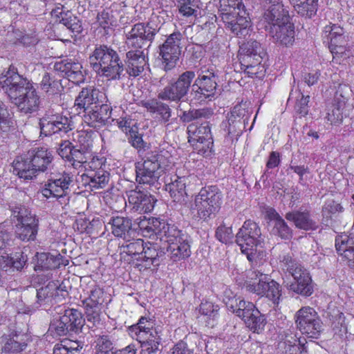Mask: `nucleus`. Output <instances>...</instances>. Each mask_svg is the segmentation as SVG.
<instances>
[{
    "label": "nucleus",
    "instance_id": "1",
    "mask_svg": "<svg viewBox=\"0 0 354 354\" xmlns=\"http://www.w3.org/2000/svg\"><path fill=\"white\" fill-rule=\"evenodd\" d=\"M279 266L285 274L293 278L289 285L290 290L304 297H310L313 294V283L309 271L290 254L279 257Z\"/></svg>",
    "mask_w": 354,
    "mask_h": 354
},
{
    "label": "nucleus",
    "instance_id": "2",
    "mask_svg": "<svg viewBox=\"0 0 354 354\" xmlns=\"http://www.w3.org/2000/svg\"><path fill=\"white\" fill-rule=\"evenodd\" d=\"M223 194L217 185H206L194 196L192 210L198 220L207 221L220 211Z\"/></svg>",
    "mask_w": 354,
    "mask_h": 354
},
{
    "label": "nucleus",
    "instance_id": "3",
    "mask_svg": "<svg viewBox=\"0 0 354 354\" xmlns=\"http://www.w3.org/2000/svg\"><path fill=\"white\" fill-rule=\"evenodd\" d=\"M154 323L152 318L141 316L137 323L127 327L129 335L140 344L142 354L156 353L159 349L161 338Z\"/></svg>",
    "mask_w": 354,
    "mask_h": 354
},
{
    "label": "nucleus",
    "instance_id": "4",
    "mask_svg": "<svg viewBox=\"0 0 354 354\" xmlns=\"http://www.w3.org/2000/svg\"><path fill=\"white\" fill-rule=\"evenodd\" d=\"M264 55L265 53L259 42L256 40L248 41L241 47L239 55L241 70L250 77H263L266 71L262 63Z\"/></svg>",
    "mask_w": 354,
    "mask_h": 354
},
{
    "label": "nucleus",
    "instance_id": "5",
    "mask_svg": "<svg viewBox=\"0 0 354 354\" xmlns=\"http://www.w3.org/2000/svg\"><path fill=\"white\" fill-rule=\"evenodd\" d=\"M10 211L15 236L24 242L34 241L39 231V218L22 205L12 207Z\"/></svg>",
    "mask_w": 354,
    "mask_h": 354
},
{
    "label": "nucleus",
    "instance_id": "6",
    "mask_svg": "<svg viewBox=\"0 0 354 354\" xmlns=\"http://www.w3.org/2000/svg\"><path fill=\"white\" fill-rule=\"evenodd\" d=\"M90 59L93 68H99L102 75L111 80L120 77L123 71V64L118 53L106 45L96 47Z\"/></svg>",
    "mask_w": 354,
    "mask_h": 354
},
{
    "label": "nucleus",
    "instance_id": "7",
    "mask_svg": "<svg viewBox=\"0 0 354 354\" xmlns=\"http://www.w3.org/2000/svg\"><path fill=\"white\" fill-rule=\"evenodd\" d=\"M261 232L258 224L251 219L246 220L236 235V243L248 260L252 263L257 246L261 243Z\"/></svg>",
    "mask_w": 354,
    "mask_h": 354
},
{
    "label": "nucleus",
    "instance_id": "8",
    "mask_svg": "<svg viewBox=\"0 0 354 354\" xmlns=\"http://www.w3.org/2000/svg\"><path fill=\"white\" fill-rule=\"evenodd\" d=\"M74 176L71 172L64 171L49 178L41 188V192L46 198H56L61 205H67L70 197L69 187L73 183Z\"/></svg>",
    "mask_w": 354,
    "mask_h": 354
},
{
    "label": "nucleus",
    "instance_id": "9",
    "mask_svg": "<svg viewBox=\"0 0 354 354\" xmlns=\"http://www.w3.org/2000/svg\"><path fill=\"white\" fill-rule=\"evenodd\" d=\"M253 274L254 278L246 284L247 290L260 297H266L274 304H278L281 296L279 283L259 270H254Z\"/></svg>",
    "mask_w": 354,
    "mask_h": 354
},
{
    "label": "nucleus",
    "instance_id": "10",
    "mask_svg": "<svg viewBox=\"0 0 354 354\" xmlns=\"http://www.w3.org/2000/svg\"><path fill=\"white\" fill-rule=\"evenodd\" d=\"M297 328L308 338L317 339L322 332L323 323L314 308L303 306L294 316Z\"/></svg>",
    "mask_w": 354,
    "mask_h": 354
},
{
    "label": "nucleus",
    "instance_id": "11",
    "mask_svg": "<svg viewBox=\"0 0 354 354\" xmlns=\"http://www.w3.org/2000/svg\"><path fill=\"white\" fill-rule=\"evenodd\" d=\"M161 155L156 151L148 152L142 161L136 163V180L139 184L153 185L161 176Z\"/></svg>",
    "mask_w": 354,
    "mask_h": 354
},
{
    "label": "nucleus",
    "instance_id": "12",
    "mask_svg": "<svg viewBox=\"0 0 354 354\" xmlns=\"http://www.w3.org/2000/svg\"><path fill=\"white\" fill-rule=\"evenodd\" d=\"M0 84L12 101L33 86L26 77L19 74L17 69L12 65H10L6 74L0 77Z\"/></svg>",
    "mask_w": 354,
    "mask_h": 354
},
{
    "label": "nucleus",
    "instance_id": "13",
    "mask_svg": "<svg viewBox=\"0 0 354 354\" xmlns=\"http://www.w3.org/2000/svg\"><path fill=\"white\" fill-rule=\"evenodd\" d=\"M183 35L179 31H175L159 46V55L161 57L165 71H171L176 67L181 55L180 41Z\"/></svg>",
    "mask_w": 354,
    "mask_h": 354
},
{
    "label": "nucleus",
    "instance_id": "14",
    "mask_svg": "<svg viewBox=\"0 0 354 354\" xmlns=\"http://www.w3.org/2000/svg\"><path fill=\"white\" fill-rule=\"evenodd\" d=\"M196 75L192 71L183 73L178 80L170 82L158 93V98L162 100L179 102L185 96Z\"/></svg>",
    "mask_w": 354,
    "mask_h": 354
},
{
    "label": "nucleus",
    "instance_id": "15",
    "mask_svg": "<svg viewBox=\"0 0 354 354\" xmlns=\"http://www.w3.org/2000/svg\"><path fill=\"white\" fill-rule=\"evenodd\" d=\"M196 75L192 71L183 73L178 80L170 82L158 93V98L162 100L179 102L185 96Z\"/></svg>",
    "mask_w": 354,
    "mask_h": 354
},
{
    "label": "nucleus",
    "instance_id": "16",
    "mask_svg": "<svg viewBox=\"0 0 354 354\" xmlns=\"http://www.w3.org/2000/svg\"><path fill=\"white\" fill-rule=\"evenodd\" d=\"M196 75L192 71L183 73L178 80L170 82L158 93V98L162 100L179 102L185 96Z\"/></svg>",
    "mask_w": 354,
    "mask_h": 354
},
{
    "label": "nucleus",
    "instance_id": "17",
    "mask_svg": "<svg viewBox=\"0 0 354 354\" xmlns=\"http://www.w3.org/2000/svg\"><path fill=\"white\" fill-rule=\"evenodd\" d=\"M30 335L21 330H10L1 337V352L8 354H19L25 351L31 342Z\"/></svg>",
    "mask_w": 354,
    "mask_h": 354
},
{
    "label": "nucleus",
    "instance_id": "18",
    "mask_svg": "<svg viewBox=\"0 0 354 354\" xmlns=\"http://www.w3.org/2000/svg\"><path fill=\"white\" fill-rule=\"evenodd\" d=\"M160 253L159 247L156 244L146 243L145 250L139 254L138 259L132 261V265L140 272L156 268L160 265Z\"/></svg>",
    "mask_w": 354,
    "mask_h": 354
},
{
    "label": "nucleus",
    "instance_id": "19",
    "mask_svg": "<svg viewBox=\"0 0 354 354\" xmlns=\"http://www.w3.org/2000/svg\"><path fill=\"white\" fill-rule=\"evenodd\" d=\"M111 111L109 105L101 103L86 110L81 111V113H84L83 120L89 127L100 128L105 125L108 119L110 118Z\"/></svg>",
    "mask_w": 354,
    "mask_h": 354
},
{
    "label": "nucleus",
    "instance_id": "20",
    "mask_svg": "<svg viewBox=\"0 0 354 354\" xmlns=\"http://www.w3.org/2000/svg\"><path fill=\"white\" fill-rule=\"evenodd\" d=\"M54 69L75 84L78 85L84 82L85 76L82 72V66L78 62L68 59L61 60L55 64Z\"/></svg>",
    "mask_w": 354,
    "mask_h": 354
},
{
    "label": "nucleus",
    "instance_id": "21",
    "mask_svg": "<svg viewBox=\"0 0 354 354\" xmlns=\"http://www.w3.org/2000/svg\"><path fill=\"white\" fill-rule=\"evenodd\" d=\"M156 34L155 29L147 28L143 23H137L127 34V45L132 48L141 49L146 41H152Z\"/></svg>",
    "mask_w": 354,
    "mask_h": 354
},
{
    "label": "nucleus",
    "instance_id": "22",
    "mask_svg": "<svg viewBox=\"0 0 354 354\" xmlns=\"http://www.w3.org/2000/svg\"><path fill=\"white\" fill-rule=\"evenodd\" d=\"M29 159L37 175L50 169L54 156L53 151L46 147H37L28 151Z\"/></svg>",
    "mask_w": 354,
    "mask_h": 354
},
{
    "label": "nucleus",
    "instance_id": "23",
    "mask_svg": "<svg viewBox=\"0 0 354 354\" xmlns=\"http://www.w3.org/2000/svg\"><path fill=\"white\" fill-rule=\"evenodd\" d=\"M104 95V93L94 86L83 88L75 100V106L78 113H81V111L102 103Z\"/></svg>",
    "mask_w": 354,
    "mask_h": 354
},
{
    "label": "nucleus",
    "instance_id": "24",
    "mask_svg": "<svg viewBox=\"0 0 354 354\" xmlns=\"http://www.w3.org/2000/svg\"><path fill=\"white\" fill-rule=\"evenodd\" d=\"M140 105L146 109L158 122L164 124H169L171 116L170 106L158 99L152 98L147 100H142Z\"/></svg>",
    "mask_w": 354,
    "mask_h": 354
},
{
    "label": "nucleus",
    "instance_id": "25",
    "mask_svg": "<svg viewBox=\"0 0 354 354\" xmlns=\"http://www.w3.org/2000/svg\"><path fill=\"white\" fill-rule=\"evenodd\" d=\"M245 113V109L241 104L234 106L230 113H227V120L223 122L224 131L227 133L225 139L233 142L235 136L241 134L240 126L241 125V118Z\"/></svg>",
    "mask_w": 354,
    "mask_h": 354
},
{
    "label": "nucleus",
    "instance_id": "26",
    "mask_svg": "<svg viewBox=\"0 0 354 354\" xmlns=\"http://www.w3.org/2000/svg\"><path fill=\"white\" fill-rule=\"evenodd\" d=\"M129 203L132 208L140 213L151 212L155 204V200L151 194L137 189L127 193Z\"/></svg>",
    "mask_w": 354,
    "mask_h": 354
},
{
    "label": "nucleus",
    "instance_id": "27",
    "mask_svg": "<svg viewBox=\"0 0 354 354\" xmlns=\"http://www.w3.org/2000/svg\"><path fill=\"white\" fill-rule=\"evenodd\" d=\"M272 37L279 44L289 47L295 42V30L294 24L288 21L269 28Z\"/></svg>",
    "mask_w": 354,
    "mask_h": 354
},
{
    "label": "nucleus",
    "instance_id": "28",
    "mask_svg": "<svg viewBox=\"0 0 354 354\" xmlns=\"http://www.w3.org/2000/svg\"><path fill=\"white\" fill-rule=\"evenodd\" d=\"M105 292L99 286H95L91 291L88 298L84 301L88 319H95L100 317L101 306L104 303Z\"/></svg>",
    "mask_w": 354,
    "mask_h": 354
},
{
    "label": "nucleus",
    "instance_id": "29",
    "mask_svg": "<svg viewBox=\"0 0 354 354\" xmlns=\"http://www.w3.org/2000/svg\"><path fill=\"white\" fill-rule=\"evenodd\" d=\"M214 69L203 71L195 81L198 86L197 93L203 95L205 98L214 95L217 83Z\"/></svg>",
    "mask_w": 354,
    "mask_h": 354
},
{
    "label": "nucleus",
    "instance_id": "30",
    "mask_svg": "<svg viewBox=\"0 0 354 354\" xmlns=\"http://www.w3.org/2000/svg\"><path fill=\"white\" fill-rule=\"evenodd\" d=\"M127 72L131 76L136 77L144 71L147 64L144 51L136 48L127 53Z\"/></svg>",
    "mask_w": 354,
    "mask_h": 354
},
{
    "label": "nucleus",
    "instance_id": "31",
    "mask_svg": "<svg viewBox=\"0 0 354 354\" xmlns=\"http://www.w3.org/2000/svg\"><path fill=\"white\" fill-rule=\"evenodd\" d=\"M20 95L12 102L22 112L28 113L37 111L40 100L39 96L37 95V92L34 86L26 90L24 94Z\"/></svg>",
    "mask_w": 354,
    "mask_h": 354
},
{
    "label": "nucleus",
    "instance_id": "32",
    "mask_svg": "<svg viewBox=\"0 0 354 354\" xmlns=\"http://www.w3.org/2000/svg\"><path fill=\"white\" fill-rule=\"evenodd\" d=\"M335 248L338 254L346 259L348 266L354 269V235H339L335 239Z\"/></svg>",
    "mask_w": 354,
    "mask_h": 354
},
{
    "label": "nucleus",
    "instance_id": "33",
    "mask_svg": "<svg viewBox=\"0 0 354 354\" xmlns=\"http://www.w3.org/2000/svg\"><path fill=\"white\" fill-rule=\"evenodd\" d=\"M13 173L20 178L32 180L37 177L34 167L30 162L28 153L18 156L12 163Z\"/></svg>",
    "mask_w": 354,
    "mask_h": 354
},
{
    "label": "nucleus",
    "instance_id": "34",
    "mask_svg": "<svg viewBox=\"0 0 354 354\" xmlns=\"http://www.w3.org/2000/svg\"><path fill=\"white\" fill-rule=\"evenodd\" d=\"M285 217L300 230H314L317 227L316 222L311 218L310 212L308 209L289 212L286 213Z\"/></svg>",
    "mask_w": 354,
    "mask_h": 354
},
{
    "label": "nucleus",
    "instance_id": "35",
    "mask_svg": "<svg viewBox=\"0 0 354 354\" xmlns=\"http://www.w3.org/2000/svg\"><path fill=\"white\" fill-rule=\"evenodd\" d=\"M263 17L270 27L290 21L288 12L284 9L283 5L280 2L271 5L265 12Z\"/></svg>",
    "mask_w": 354,
    "mask_h": 354
},
{
    "label": "nucleus",
    "instance_id": "36",
    "mask_svg": "<svg viewBox=\"0 0 354 354\" xmlns=\"http://www.w3.org/2000/svg\"><path fill=\"white\" fill-rule=\"evenodd\" d=\"M188 134V142L192 145L201 140L207 138H213L211 127L209 122H205L201 124L197 123H192L187 128Z\"/></svg>",
    "mask_w": 354,
    "mask_h": 354
},
{
    "label": "nucleus",
    "instance_id": "37",
    "mask_svg": "<svg viewBox=\"0 0 354 354\" xmlns=\"http://www.w3.org/2000/svg\"><path fill=\"white\" fill-rule=\"evenodd\" d=\"M283 343L286 354H308L306 339L296 333L286 334Z\"/></svg>",
    "mask_w": 354,
    "mask_h": 354
},
{
    "label": "nucleus",
    "instance_id": "38",
    "mask_svg": "<svg viewBox=\"0 0 354 354\" xmlns=\"http://www.w3.org/2000/svg\"><path fill=\"white\" fill-rule=\"evenodd\" d=\"M189 182V176H174L171 178V182L166 184L165 189L174 198V201H180L187 196L186 186Z\"/></svg>",
    "mask_w": 354,
    "mask_h": 354
},
{
    "label": "nucleus",
    "instance_id": "39",
    "mask_svg": "<svg viewBox=\"0 0 354 354\" xmlns=\"http://www.w3.org/2000/svg\"><path fill=\"white\" fill-rule=\"evenodd\" d=\"M109 225H111L112 234L118 238H126V235L132 228V221L128 217L113 216L110 218Z\"/></svg>",
    "mask_w": 354,
    "mask_h": 354
},
{
    "label": "nucleus",
    "instance_id": "40",
    "mask_svg": "<svg viewBox=\"0 0 354 354\" xmlns=\"http://www.w3.org/2000/svg\"><path fill=\"white\" fill-rule=\"evenodd\" d=\"M167 251L170 252L171 258L174 261H180L189 258L191 256V246L185 236L180 240L167 245Z\"/></svg>",
    "mask_w": 354,
    "mask_h": 354
},
{
    "label": "nucleus",
    "instance_id": "41",
    "mask_svg": "<svg viewBox=\"0 0 354 354\" xmlns=\"http://www.w3.org/2000/svg\"><path fill=\"white\" fill-rule=\"evenodd\" d=\"M245 6L242 0H220L219 14L222 21L234 18L236 12L244 11Z\"/></svg>",
    "mask_w": 354,
    "mask_h": 354
},
{
    "label": "nucleus",
    "instance_id": "42",
    "mask_svg": "<svg viewBox=\"0 0 354 354\" xmlns=\"http://www.w3.org/2000/svg\"><path fill=\"white\" fill-rule=\"evenodd\" d=\"M346 111L345 109L330 103L325 109L326 113L323 118L324 122L330 126H339L346 116Z\"/></svg>",
    "mask_w": 354,
    "mask_h": 354
},
{
    "label": "nucleus",
    "instance_id": "43",
    "mask_svg": "<svg viewBox=\"0 0 354 354\" xmlns=\"http://www.w3.org/2000/svg\"><path fill=\"white\" fill-rule=\"evenodd\" d=\"M245 14V10L244 9V11L241 10L240 12H236V15L233 16L234 17L228 20V21H223L225 24L226 28H230L236 36L243 35L249 26L250 21L244 16Z\"/></svg>",
    "mask_w": 354,
    "mask_h": 354
},
{
    "label": "nucleus",
    "instance_id": "44",
    "mask_svg": "<svg viewBox=\"0 0 354 354\" xmlns=\"http://www.w3.org/2000/svg\"><path fill=\"white\" fill-rule=\"evenodd\" d=\"M63 321L66 322L71 333H78L84 324V319L80 311L68 308L64 311Z\"/></svg>",
    "mask_w": 354,
    "mask_h": 354
},
{
    "label": "nucleus",
    "instance_id": "45",
    "mask_svg": "<svg viewBox=\"0 0 354 354\" xmlns=\"http://www.w3.org/2000/svg\"><path fill=\"white\" fill-rule=\"evenodd\" d=\"M319 0H290L294 10L301 16L311 18L318 10Z\"/></svg>",
    "mask_w": 354,
    "mask_h": 354
},
{
    "label": "nucleus",
    "instance_id": "46",
    "mask_svg": "<svg viewBox=\"0 0 354 354\" xmlns=\"http://www.w3.org/2000/svg\"><path fill=\"white\" fill-rule=\"evenodd\" d=\"M40 88L48 96L58 95L63 90L60 80L55 79L54 76L48 73L44 75L40 83Z\"/></svg>",
    "mask_w": 354,
    "mask_h": 354
},
{
    "label": "nucleus",
    "instance_id": "47",
    "mask_svg": "<svg viewBox=\"0 0 354 354\" xmlns=\"http://www.w3.org/2000/svg\"><path fill=\"white\" fill-rule=\"evenodd\" d=\"M179 14L185 18L194 17L198 15L200 0H176Z\"/></svg>",
    "mask_w": 354,
    "mask_h": 354
},
{
    "label": "nucleus",
    "instance_id": "48",
    "mask_svg": "<svg viewBox=\"0 0 354 354\" xmlns=\"http://www.w3.org/2000/svg\"><path fill=\"white\" fill-rule=\"evenodd\" d=\"M351 95L352 90L348 85L339 84L331 103L348 111L351 109L352 106L348 102Z\"/></svg>",
    "mask_w": 354,
    "mask_h": 354
},
{
    "label": "nucleus",
    "instance_id": "49",
    "mask_svg": "<svg viewBox=\"0 0 354 354\" xmlns=\"http://www.w3.org/2000/svg\"><path fill=\"white\" fill-rule=\"evenodd\" d=\"M160 233L162 234L161 239L167 243L168 245L180 240V239L186 236V234L174 224L169 223L163 224Z\"/></svg>",
    "mask_w": 354,
    "mask_h": 354
},
{
    "label": "nucleus",
    "instance_id": "50",
    "mask_svg": "<svg viewBox=\"0 0 354 354\" xmlns=\"http://www.w3.org/2000/svg\"><path fill=\"white\" fill-rule=\"evenodd\" d=\"M244 322L251 331L259 334L264 330L267 321L265 315L258 309Z\"/></svg>",
    "mask_w": 354,
    "mask_h": 354
},
{
    "label": "nucleus",
    "instance_id": "51",
    "mask_svg": "<svg viewBox=\"0 0 354 354\" xmlns=\"http://www.w3.org/2000/svg\"><path fill=\"white\" fill-rule=\"evenodd\" d=\"M323 32L329 43L335 44V42L342 41V39L346 38L344 28L337 24L332 23L324 27Z\"/></svg>",
    "mask_w": 354,
    "mask_h": 354
},
{
    "label": "nucleus",
    "instance_id": "52",
    "mask_svg": "<svg viewBox=\"0 0 354 354\" xmlns=\"http://www.w3.org/2000/svg\"><path fill=\"white\" fill-rule=\"evenodd\" d=\"M93 131L82 130L77 131L74 135V141L78 144L80 149L85 151H89L92 149L93 145Z\"/></svg>",
    "mask_w": 354,
    "mask_h": 354
},
{
    "label": "nucleus",
    "instance_id": "53",
    "mask_svg": "<svg viewBox=\"0 0 354 354\" xmlns=\"http://www.w3.org/2000/svg\"><path fill=\"white\" fill-rule=\"evenodd\" d=\"M145 243L142 239H134L125 245H122V252L129 256H131L132 261L133 259L140 257L139 254L145 250Z\"/></svg>",
    "mask_w": 354,
    "mask_h": 354
},
{
    "label": "nucleus",
    "instance_id": "54",
    "mask_svg": "<svg viewBox=\"0 0 354 354\" xmlns=\"http://www.w3.org/2000/svg\"><path fill=\"white\" fill-rule=\"evenodd\" d=\"M236 306L237 308L234 310V313L244 322L245 319H248L255 312V310H258L252 302L244 299L240 300Z\"/></svg>",
    "mask_w": 354,
    "mask_h": 354
},
{
    "label": "nucleus",
    "instance_id": "55",
    "mask_svg": "<svg viewBox=\"0 0 354 354\" xmlns=\"http://www.w3.org/2000/svg\"><path fill=\"white\" fill-rule=\"evenodd\" d=\"M194 150L198 154L205 158L211 157L214 153V140L213 138H207L192 145Z\"/></svg>",
    "mask_w": 354,
    "mask_h": 354
},
{
    "label": "nucleus",
    "instance_id": "56",
    "mask_svg": "<svg viewBox=\"0 0 354 354\" xmlns=\"http://www.w3.org/2000/svg\"><path fill=\"white\" fill-rule=\"evenodd\" d=\"M90 178V183L93 184V187L96 188L103 187L109 181V174L105 170H100L88 171L86 174Z\"/></svg>",
    "mask_w": 354,
    "mask_h": 354
},
{
    "label": "nucleus",
    "instance_id": "57",
    "mask_svg": "<svg viewBox=\"0 0 354 354\" xmlns=\"http://www.w3.org/2000/svg\"><path fill=\"white\" fill-rule=\"evenodd\" d=\"M85 151L82 149H77L75 147L74 150L72 151L69 159L68 160V162L71 164L73 168L78 169L82 167H86V164L87 161V158L86 156Z\"/></svg>",
    "mask_w": 354,
    "mask_h": 354
},
{
    "label": "nucleus",
    "instance_id": "58",
    "mask_svg": "<svg viewBox=\"0 0 354 354\" xmlns=\"http://www.w3.org/2000/svg\"><path fill=\"white\" fill-rule=\"evenodd\" d=\"M57 119L56 115H46L40 120L41 130L46 136L57 133V127L55 123Z\"/></svg>",
    "mask_w": 354,
    "mask_h": 354
},
{
    "label": "nucleus",
    "instance_id": "59",
    "mask_svg": "<svg viewBox=\"0 0 354 354\" xmlns=\"http://www.w3.org/2000/svg\"><path fill=\"white\" fill-rule=\"evenodd\" d=\"M28 261L27 256L23 252H17L8 257L7 266L13 270L21 271Z\"/></svg>",
    "mask_w": 354,
    "mask_h": 354
},
{
    "label": "nucleus",
    "instance_id": "60",
    "mask_svg": "<svg viewBox=\"0 0 354 354\" xmlns=\"http://www.w3.org/2000/svg\"><path fill=\"white\" fill-rule=\"evenodd\" d=\"M212 114V111L209 109H194L188 112L184 111L181 120L184 122H189L198 118H209Z\"/></svg>",
    "mask_w": 354,
    "mask_h": 354
},
{
    "label": "nucleus",
    "instance_id": "61",
    "mask_svg": "<svg viewBox=\"0 0 354 354\" xmlns=\"http://www.w3.org/2000/svg\"><path fill=\"white\" fill-rule=\"evenodd\" d=\"M219 306L209 301H203L199 305L200 314L215 319L218 316Z\"/></svg>",
    "mask_w": 354,
    "mask_h": 354
},
{
    "label": "nucleus",
    "instance_id": "62",
    "mask_svg": "<svg viewBox=\"0 0 354 354\" xmlns=\"http://www.w3.org/2000/svg\"><path fill=\"white\" fill-rule=\"evenodd\" d=\"M97 354H115L113 352V344L108 335L100 336L96 341Z\"/></svg>",
    "mask_w": 354,
    "mask_h": 354
},
{
    "label": "nucleus",
    "instance_id": "63",
    "mask_svg": "<svg viewBox=\"0 0 354 354\" xmlns=\"http://www.w3.org/2000/svg\"><path fill=\"white\" fill-rule=\"evenodd\" d=\"M215 236L220 242L227 244L232 243L233 239V232L232 227H227L225 225H220L216 230Z\"/></svg>",
    "mask_w": 354,
    "mask_h": 354
},
{
    "label": "nucleus",
    "instance_id": "64",
    "mask_svg": "<svg viewBox=\"0 0 354 354\" xmlns=\"http://www.w3.org/2000/svg\"><path fill=\"white\" fill-rule=\"evenodd\" d=\"M329 48L333 58L346 56V52L349 51L346 38L342 39V41H337L335 44L329 43Z\"/></svg>",
    "mask_w": 354,
    "mask_h": 354
}]
</instances>
